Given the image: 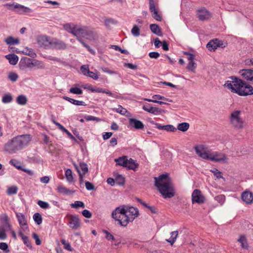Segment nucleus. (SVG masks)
I'll list each match as a JSON object with an SVG mask.
<instances>
[{
	"instance_id": "f257e3e1",
	"label": "nucleus",
	"mask_w": 253,
	"mask_h": 253,
	"mask_svg": "<svg viewBox=\"0 0 253 253\" xmlns=\"http://www.w3.org/2000/svg\"><path fill=\"white\" fill-rule=\"evenodd\" d=\"M230 81L225 82L224 86L233 92L240 96H248L253 94V87L246 82L235 76L230 77Z\"/></svg>"
},
{
	"instance_id": "f03ea898",
	"label": "nucleus",
	"mask_w": 253,
	"mask_h": 253,
	"mask_svg": "<svg viewBox=\"0 0 253 253\" xmlns=\"http://www.w3.org/2000/svg\"><path fill=\"white\" fill-rule=\"evenodd\" d=\"M32 137L30 134L19 135L9 140L4 145V150L9 154L17 153L27 147Z\"/></svg>"
},
{
	"instance_id": "7ed1b4c3",
	"label": "nucleus",
	"mask_w": 253,
	"mask_h": 253,
	"mask_svg": "<svg viewBox=\"0 0 253 253\" xmlns=\"http://www.w3.org/2000/svg\"><path fill=\"white\" fill-rule=\"evenodd\" d=\"M155 185L164 198H170L174 196L173 186L167 174L155 177Z\"/></svg>"
},
{
	"instance_id": "20e7f679",
	"label": "nucleus",
	"mask_w": 253,
	"mask_h": 253,
	"mask_svg": "<svg viewBox=\"0 0 253 253\" xmlns=\"http://www.w3.org/2000/svg\"><path fill=\"white\" fill-rule=\"evenodd\" d=\"M116 213H120L121 214L127 215L126 221H133L137 217L139 214L137 208L127 206H123L117 207L113 211V216H116Z\"/></svg>"
},
{
	"instance_id": "39448f33",
	"label": "nucleus",
	"mask_w": 253,
	"mask_h": 253,
	"mask_svg": "<svg viewBox=\"0 0 253 253\" xmlns=\"http://www.w3.org/2000/svg\"><path fill=\"white\" fill-rule=\"evenodd\" d=\"M116 164L125 168H127L128 169H132L134 171L138 168V164L136 161L131 158L128 159L126 156H123L117 159H115Z\"/></svg>"
},
{
	"instance_id": "423d86ee",
	"label": "nucleus",
	"mask_w": 253,
	"mask_h": 253,
	"mask_svg": "<svg viewBox=\"0 0 253 253\" xmlns=\"http://www.w3.org/2000/svg\"><path fill=\"white\" fill-rule=\"evenodd\" d=\"M241 113L239 110L234 111L231 113L229 117L230 124L235 128L241 129L243 127L244 121L240 117Z\"/></svg>"
},
{
	"instance_id": "0eeeda50",
	"label": "nucleus",
	"mask_w": 253,
	"mask_h": 253,
	"mask_svg": "<svg viewBox=\"0 0 253 253\" xmlns=\"http://www.w3.org/2000/svg\"><path fill=\"white\" fill-rule=\"evenodd\" d=\"M3 6L8 10L14 11L19 14L32 12V10L30 8L16 2L5 3L3 4Z\"/></svg>"
},
{
	"instance_id": "6e6552de",
	"label": "nucleus",
	"mask_w": 253,
	"mask_h": 253,
	"mask_svg": "<svg viewBox=\"0 0 253 253\" xmlns=\"http://www.w3.org/2000/svg\"><path fill=\"white\" fill-rule=\"evenodd\" d=\"M194 149L199 157L203 159L208 160V155L211 151L207 147L204 145L200 144L194 146Z\"/></svg>"
},
{
	"instance_id": "1a4fd4ad",
	"label": "nucleus",
	"mask_w": 253,
	"mask_h": 253,
	"mask_svg": "<svg viewBox=\"0 0 253 253\" xmlns=\"http://www.w3.org/2000/svg\"><path fill=\"white\" fill-rule=\"evenodd\" d=\"M208 160L216 162L227 163V158L224 154L217 152L211 153V151L208 155Z\"/></svg>"
},
{
	"instance_id": "9d476101",
	"label": "nucleus",
	"mask_w": 253,
	"mask_h": 253,
	"mask_svg": "<svg viewBox=\"0 0 253 253\" xmlns=\"http://www.w3.org/2000/svg\"><path fill=\"white\" fill-rule=\"evenodd\" d=\"M205 197L202 194L201 191L198 189H195L192 194V201L193 203L201 204L204 203Z\"/></svg>"
},
{
	"instance_id": "9b49d317",
	"label": "nucleus",
	"mask_w": 253,
	"mask_h": 253,
	"mask_svg": "<svg viewBox=\"0 0 253 253\" xmlns=\"http://www.w3.org/2000/svg\"><path fill=\"white\" fill-rule=\"evenodd\" d=\"M112 217L116 221L118 222V223L122 226L126 227L127 225L129 222H131L133 221H126L127 217V215L121 214L120 213H116V216H113V212H112Z\"/></svg>"
},
{
	"instance_id": "f8f14e48",
	"label": "nucleus",
	"mask_w": 253,
	"mask_h": 253,
	"mask_svg": "<svg viewBox=\"0 0 253 253\" xmlns=\"http://www.w3.org/2000/svg\"><path fill=\"white\" fill-rule=\"evenodd\" d=\"M37 42L41 47L50 48L51 39L48 38L45 36H40L37 38Z\"/></svg>"
},
{
	"instance_id": "ddd939ff",
	"label": "nucleus",
	"mask_w": 253,
	"mask_h": 253,
	"mask_svg": "<svg viewBox=\"0 0 253 253\" xmlns=\"http://www.w3.org/2000/svg\"><path fill=\"white\" fill-rule=\"evenodd\" d=\"M150 123L151 124L155 125L156 127L159 130H164L168 132H174L176 130V128L172 125H162L154 121H151Z\"/></svg>"
},
{
	"instance_id": "4468645a",
	"label": "nucleus",
	"mask_w": 253,
	"mask_h": 253,
	"mask_svg": "<svg viewBox=\"0 0 253 253\" xmlns=\"http://www.w3.org/2000/svg\"><path fill=\"white\" fill-rule=\"evenodd\" d=\"M68 225L72 229H77L80 226V222L78 216L76 215H70L68 216Z\"/></svg>"
},
{
	"instance_id": "2eb2a0df",
	"label": "nucleus",
	"mask_w": 253,
	"mask_h": 253,
	"mask_svg": "<svg viewBox=\"0 0 253 253\" xmlns=\"http://www.w3.org/2000/svg\"><path fill=\"white\" fill-rule=\"evenodd\" d=\"M33 59L27 57L22 58L19 63V66L21 70H25L27 68L32 69Z\"/></svg>"
},
{
	"instance_id": "dca6fc26",
	"label": "nucleus",
	"mask_w": 253,
	"mask_h": 253,
	"mask_svg": "<svg viewBox=\"0 0 253 253\" xmlns=\"http://www.w3.org/2000/svg\"><path fill=\"white\" fill-rule=\"evenodd\" d=\"M222 42L218 39H214L210 41L207 44V47L210 51L214 50L218 47H221L223 48L225 46H222Z\"/></svg>"
},
{
	"instance_id": "f3484780",
	"label": "nucleus",
	"mask_w": 253,
	"mask_h": 253,
	"mask_svg": "<svg viewBox=\"0 0 253 253\" xmlns=\"http://www.w3.org/2000/svg\"><path fill=\"white\" fill-rule=\"evenodd\" d=\"M67 45L64 42L57 39H51L50 48L65 49Z\"/></svg>"
},
{
	"instance_id": "a211bd4d",
	"label": "nucleus",
	"mask_w": 253,
	"mask_h": 253,
	"mask_svg": "<svg viewBox=\"0 0 253 253\" xmlns=\"http://www.w3.org/2000/svg\"><path fill=\"white\" fill-rule=\"evenodd\" d=\"M128 124L131 127L133 128L136 130L142 129L144 128V125L143 123L141 121L136 119H129Z\"/></svg>"
},
{
	"instance_id": "6ab92c4d",
	"label": "nucleus",
	"mask_w": 253,
	"mask_h": 253,
	"mask_svg": "<svg viewBox=\"0 0 253 253\" xmlns=\"http://www.w3.org/2000/svg\"><path fill=\"white\" fill-rule=\"evenodd\" d=\"M150 11L152 13L153 18L158 21L162 20V17L158 13V9L156 8L153 0H150L149 1Z\"/></svg>"
},
{
	"instance_id": "aec40b11",
	"label": "nucleus",
	"mask_w": 253,
	"mask_h": 253,
	"mask_svg": "<svg viewBox=\"0 0 253 253\" xmlns=\"http://www.w3.org/2000/svg\"><path fill=\"white\" fill-rule=\"evenodd\" d=\"M197 15L198 18L202 21L208 20L211 16L210 12L205 8L199 9Z\"/></svg>"
},
{
	"instance_id": "412c9836",
	"label": "nucleus",
	"mask_w": 253,
	"mask_h": 253,
	"mask_svg": "<svg viewBox=\"0 0 253 253\" xmlns=\"http://www.w3.org/2000/svg\"><path fill=\"white\" fill-rule=\"evenodd\" d=\"M87 28L86 26L76 25L74 36L76 37L77 39L78 38H81V37H84Z\"/></svg>"
},
{
	"instance_id": "4be33fe9",
	"label": "nucleus",
	"mask_w": 253,
	"mask_h": 253,
	"mask_svg": "<svg viewBox=\"0 0 253 253\" xmlns=\"http://www.w3.org/2000/svg\"><path fill=\"white\" fill-rule=\"evenodd\" d=\"M241 198L246 204H251L253 202V194L249 191H245L242 193Z\"/></svg>"
},
{
	"instance_id": "5701e85b",
	"label": "nucleus",
	"mask_w": 253,
	"mask_h": 253,
	"mask_svg": "<svg viewBox=\"0 0 253 253\" xmlns=\"http://www.w3.org/2000/svg\"><path fill=\"white\" fill-rule=\"evenodd\" d=\"M240 73L243 78L253 83V70L243 69Z\"/></svg>"
},
{
	"instance_id": "b1692460",
	"label": "nucleus",
	"mask_w": 253,
	"mask_h": 253,
	"mask_svg": "<svg viewBox=\"0 0 253 253\" xmlns=\"http://www.w3.org/2000/svg\"><path fill=\"white\" fill-rule=\"evenodd\" d=\"M16 215L20 226L24 230L27 229L28 228L27 227V220L25 215L23 213L20 212L16 213Z\"/></svg>"
},
{
	"instance_id": "393cba45",
	"label": "nucleus",
	"mask_w": 253,
	"mask_h": 253,
	"mask_svg": "<svg viewBox=\"0 0 253 253\" xmlns=\"http://www.w3.org/2000/svg\"><path fill=\"white\" fill-rule=\"evenodd\" d=\"M142 109L149 113L157 115L161 113V109L158 107L150 106L149 104L144 105Z\"/></svg>"
},
{
	"instance_id": "a878e982",
	"label": "nucleus",
	"mask_w": 253,
	"mask_h": 253,
	"mask_svg": "<svg viewBox=\"0 0 253 253\" xmlns=\"http://www.w3.org/2000/svg\"><path fill=\"white\" fill-rule=\"evenodd\" d=\"M160 100L171 102V101L169 100L168 98H167L165 97L164 96H161L159 94L154 95L152 96V99H148V98L144 99V100L147 101L148 102H154V103L158 102Z\"/></svg>"
},
{
	"instance_id": "bb28decb",
	"label": "nucleus",
	"mask_w": 253,
	"mask_h": 253,
	"mask_svg": "<svg viewBox=\"0 0 253 253\" xmlns=\"http://www.w3.org/2000/svg\"><path fill=\"white\" fill-rule=\"evenodd\" d=\"M83 38L90 41H94L96 38V33L87 27Z\"/></svg>"
},
{
	"instance_id": "cd10ccee",
	"label": "nucleus",
	"mask_w": 253,
	"mask_h": 253,
	"mask_svg": "<svg viewBox=\"0 0 253 253\" xmlns=\"http://www.w3.org/2000/svg\"><path fill=\"white\" fill-rule=\"evenodd\" d=\"M150 29L154 34L160 37L163 36L161 29L158 25L152 24L150 25Z\"/></svg>"
},
{
	"instance_id": "c85d7f7f",
	"label": "nucleus",
	"mask_w": 253,
	"mask_h": 253,
	"mask_svg": "<svg viewBox=\"0 0 253 253\" xmlns=\"http://www.w3.org/2000/svg\"><path fill=\"white\" fill-rule=\"evenodd\" d=\"M237 241L241 244V247L243 249L248 250L249 249V246L245 235H241Z\"/></svg>"
},
{
	"instance_id": "c756f323",
	"label": "nucleus",
	"mask_w": 253,
	"mask_h": 253,
	"mask_svg": "<svg viewBox=\"0 0 253 253\" xmlns=\"http://www.w3.org/2000/svg\"><path fill=\"white\" fill-rule=\"evenodd\" d=\"M5 58L8 60L11 65H15L18 61V57L15 54H9L5 56Z\"/></svg>"
},
{
	"instance_id": "7c9ffc66",
	"label": "nucleus",
	"mask_w": 253,
	"mask_h": 253,
	"mask_svg": "<svg viewBox=\"0 0 253 253\" xmlns=\"http://www.w3.org/2000/svg\"><path fill=\"white\" fill-rule=\"evenodd\" d=\"M63 98L64 99L69 101L71 103H72L74 105H77V106H85V103H84V102L83 101L77 100L74 99L73 98H71L69 97L65 96H63Z\"/></svg>"
},
{
	"instance_id": "2f4dec72",
	"label": "nucleus",
	"mask_w": 253,
	"mask_h": 253,
	"mask_svg": "<svg viewBox=\"0 0 253 253\" xmlns=\"http://www.w3.org/2000/svg\"><path fill=\"white\" fill-rule=\"evenodd\" d=\"M57 191L58 193L65 195L72 194L74 193L73 191H72L69 189L66 188L62 185H59L57 186Z\"/></svg>"
},
{
	"instance_id": "473e14b6",
	"label": "nucleus",
	"mask_w": 253,
	"mask_h": 253,
	"mask_svg": "<svg viewBox=\"0 0 253 253\" xmlns=\"http://www.w3.org/2000/svg\"><path fill=\"white\" fill-rule=\"evenodd\" d=\"M4 42L8 45H16L20 43L19 39L13 38L12 36L8 37L7 38L4 39Z\"/></svg>"
},
{
	"instance_id": "72a5a7b5",
	"label": "nucleus",
	"mask_w": 253,
	"mask_h": 253,
	"mask_svg": "<svg viewBox=\"0 0 253 253\" xmlns=\"http://www.w3.org/2000/svg\"><path fill=\"white\" fill-rule=\"evenodd\" d=\"M19 236L21 238L24 244L29 248L31 249L32 246L28 237L24 235L21 232L19 231L18 233Z\"/></svg>"
},
{
	"instance_id": "f704fd0d",
	"label": "nucleus",
	"mask_w": 253,
	"mask_h": 253,
	"mask_svg": "<svg viewBox=\"0 0 253 253\" xmlns=\"http://www.w3.org/2000/svg\"><path fill=\"white\" fill-rule=\"evenodd\" d=\"M22 53L32 58H35L37 56L34 50L32 48H29L28 47H26L23 48Z\"/></svg>"
},
{
	"instance_id": "c9c22d12",
	"label": "nucleus",
	"mask_w": 253,
	"mask_h": 253,
	"mask_svg": "<svg viewBox=\"0 0 253 253\" xmlns=\"http://www.w3.org/2000/svg\"><path fill=\"white\" fill-rule=\"evenodd\" d=\"M33 67H36L37 69H44L45 65L43 62L35 59L32 62V68Z\"/></svg>"
},
{
	"instance_id": "e433bc0d",
	"label": "nucleus",
	"mask_w": 253,
	"mask_h": 253,
	"mask_svg": "<svg viewBox=\"0 0 253 253\" xmlns=\"http://www.w3.org/2000/svg\"><path fill=\"white\" fill-rule=\"evenodd\" d=\"M178 234V231H174L170 233V238L167 239L166 241L169 243L171 245H172L175 242Z\"/></svg>"
},
{
	"instance_id": "4c0bfd02",
	"label": "nucleus",
	"mask_w": 253,
	"mask_h": 253,
	"mask_svg": "<svg viewBox=\"0 0 253 253\" xmlns=\"http://www.w3.org/2000/svg\"><path fill=\"white\" fill-rule=\"evenodd\" d=\"M76 25L71 23H66L64 25V29L74 35Z\"/></svg>"
},
{
	"instance_id": "58836bf2",
	"label": "nucleus",
	"mask_w": 253,
	"mask_h": 253,
	"mask_svg": "<svg viewBox=\"0 0 253 253\" xmlns=\"http://www.w3.org/2000/svg\"><path fill=\"white\" fill-rule=\"evenodd\" d=\"M78 168L81 174H85L88 171L87 165L84 163H80L79 166H76V168Z\"/></svg>"
},
{
	"instance_id": "ea45409f",
	"label": "nucleus",
	"mask_w": 253,
	"mask_h": 253,
	"mask_svg": "<svg viewBox=\"0 0 253 253\" xmlns=\"http://www.w3.org/2000/svg\"><path fill=\"white\" fill-rule=\"evenodd\" d=\"M189 127V124L187 123L178 124L177 126V129L181 131H186Z\"/></svg>"
},
{
	"instance_id": "a19ab883",
	"label": "nucleus",
	"mask_w": 253,
	"mask_h": 253,
	"mask_svg": "<svg viewBox=\"0 0 253 253\" xmlns=\"http://www.w3.org/2000/svg\"><path fill=\"white\" fill-rule=\"evenodd\" d=\"M65 177L68 182L71 183L73 181L72 171L71 169H68L65 171Z\"/></svg>"
},
{
	"instance_id": "79ce46f5",
	"label": "nucleus",
	"mask_w": 253,
	"mask_h": 253,
	"mask_svg": "<svg viewBox=\"0 0 253 253\" xmlns=\"http://www.w3.org/2000/svg\"><path fill=\"white\" fill-rule=\"evenodd\" d=\"M27 101V97L24 95H19L17 97L16 102L19 105H24L26 104Z\"/></svg>"
},
{
	"instance_id": "37998d69",
	"label": "nucleus",
	"mask_w": 253,
	"mask_h": 253,
	"mask_svg": "<svg viewBox=\"0 0 253 253\" xmlns=\"http://www.w3.org/2000/svg\"><path fill=\"white\" fill-rule=\"evenodd\" d=\"M0 219L3 225H5V227H11V225L8 221V216L6 214L1 215L0 216Z\"/></svg>"
},
{
	"instance_id": "c03bdc74",
	"label": "nucleus",
	"mask_w": 253,
	"mask_h": 253,
	"mask_svg": "<svg viewBox=\"0 0 253 253\" xmlns=\"http://www.w3.org/2000/svg\"><path fill=\"white\" fill-rule=\"evenodd\" d=\"M33 219L38 225H40L42 223V215L38 212L34 214Z\"/></svg>"
},
{
	"instance_id": "a18cd8bd",
	"label": "nucleus",
	"mask_w": 253,
	"mask_h": 253,
	"mask_svg": "<svg viewBox=\"0 0 253 253\" xmlns=\"http://www.w3.org/2000/svg\"><path fill=\"white\" fill-rule=\"evenodd\" d=\"M113 111H115L116 112L119 113L122 115H125L127 113V110L126 109L123 108L121 105H118V107L116 108L112 109Z\"/></svg>"
},
{
	"instance_id": "49530a36",
	"label": "nucleus",
	"mask_w": 253,
	"mask_h": 253,
	"mask_svg": "<svg viewBox=\"0 0 253 253\" xmlns=\"http://www.w3.org/2000/svg\"><path fill=\"white\" fill-rule=\"evenodd\" d=\"M70 206L72 208L75 209H78L79 208H84L85 207L84 203L80 201H75L74 203L71 204Z\"/></svg>"
},
{
	"instance_id": "de8ad7c7",
	"label": "nucleus",
	"mask_w": 253,
	"mask_h": 253,
	"mask_svg": "<svg viewBox=\"0 0 253 253\" xmlns=\"http://www.w3.org/2000/svg\"><path fill=\"white\" fill-rule=\"evenodd\" d=\"M81 71L84 75L86 76H88L89 73H92V72L89 71L87 65L82 66L81 67Z\"/></svg>"
},
{
	"instance_id": "09e8293b",
	"label": "nucleus",
	"mask_w": 253,
	"mask_h": 253,
	"mask_svg": "<svg viewBox=\"0 0 253 253\" xmlns=\"http://www.w3.org/2000/svg\"><path fill=\"white\" fill-rule=\"evenodd\" d=\"M69 92L71 93L78 95H81L83 94V90L78 87H71L69 90Z\"/></svg>"
},
{
	"instance_id": "8fccbe9b",
	"label": "nucleus",
	"mask_w": 253,
	"mask_h": 253,
	"mask_svg": "<svg viewBox=\"0 0 253 253\" xmlns=\"http://www.w3.org/2000/svg\"><path fill=\"white\" fill-rule=\"evenodd\" d=\"M60 129L62 131L66 133V134L69 136V137H70L71 139L75 141H77L76 138L63 126H60Z\"/></svg>"
},
{
	"instance_id": "3c124183",
	"label": "nucleus",
	"mask_w": 253,
	"mask_h": 253,
	"mask_svg": "<svg viewBox=\"0 0 253 253\" xmlns=\"http://www.w3.org/2000/svg\"><path fill=\"white\" fill-rule=\"evenodd\" d=\"M131 33L134 37H138L140 35L139 27L136 25H134L131 30Z\"/></svg>"
},
{
	"instance_id": "603ef678",
	"label": "nucleus",
	"mask_w": 253,
	"mask_h": 253,
	"mask_svg": "<svg viewBox=\"0 0 253 253\" xmlns=\"http://www.w3.org/2000/svg\"><path fill=\"white\" fill-rule=\"evenodd\" d=\"M9 163L18 169H22V167L20 166V163L16 159H11Z\"/></svg>"
},
{
	"instance_id": "864d4df0",
	"label": "nucleus",
	"mask_w": 253,
	"mask_h": 253,
	"mask_svg": "<svg viewBox=\"0 0 253 253\" xmlns=\"http://www.w3.org/2000/svg\"><path fill=\"white\" fill-rule=\"evenodd\" d=\"M116 182L119 185H123L125 182V178L122 175H118L116 177Z\"/></svg>"
},
{
	"instance_id": "5fc2aeb1",
	"label": "nucleus",
	"mask_w": 253,
	"mask_h": 253,
	"mask_svg": "<svg viewBox=\"0 0 253 253\" xmlns=\"http://www.w3.org/2000/svg\"><path fill=\"white\" fill-rule=\"evenodd\" d=\"M12 100V97L10 94L4 95L2 99V101L4 103H10Z\"/></svg>"
},
{
	"instance_id": "6e6d98bb",
	"label": "nucleus",
	"mask_w": 253,
	"mask_h": 253,
	"mask_svg": "<svg viewBox=\"0 0 253 253\" xmlns=\"http://www.w3.org/2000/svg\"><path fill=\"white\" fill-rule=\"evenodd\" d=\"M18 188L16 186L9 187L7 190V193L8 195L15 194L17 193Z\"/></svg>"
},
{
	"instance_id": "4d7b16f0",
	"label": "nucleus",
	"mask_w": 253,
	"mask_h": 253,
	"mask_svg": "<svg viewBox=\"0 0 253 253\" xmlns=\"http://www.w3.org/2000/svg\"><path fill=\"white\" fill-rule=\"evenodd\" d=\"M8 79L13 82H16L18 78V75L14 72H10L8 75Z\"/></svg>"
},
{
	"instance_id": "13d9d810",
	"label": "nucleus",
	"mask_w": 253,
	"mask_h": 253,
	"mask_svg": "<svg viewBox=\"0 0 253 253\" xmlns=\"http://www.w3.org/2000/svg\"><path fill=\"white\" fill-rule=\"evenodd\" d=\"M61 242L64 245V248L65 249L69 251H72L73 250V249L72 248L69 242H66V240L64 239H62L61 240Z\"/></svg>"
},
{
	"instance_id": "bf43d9fd",
	"label": "nucleus",
	"mask_w": 253,
	"mask_h": 253,
	"mask_svg": "<svg viewBox=\"0 0 253 253\" xmlns=\"http://www.w3.org/2000/svg\"><path fill=\"white\" fill-rule=\"evenodd\" d=\"M38 205L43 209H47L49 208V205L48 203L39 200L37 202Z\"/></svg>"
},
{
	"instance_id": "052dcab7",
	"label": "nucleus",
	"mask_w": 253,
	"mask_h": 253,
	"mask_svg": "<svg viewBox=\"0 0 253 253\" xmlns=\"http://www.w3.org/2000/svg\"><path fill=\"white\" fill-rule=\"evenodd\" d=\"M211 171L213 173L214 175L217 178L219 179L222 178L221 172L217 169L213 168L212 169H211Z\"/></svg>"
},
{
	"instance_id": "680f3d73",
	"label": "nucleus",
	"mask_w": 253,
	"mask_h": 253,
	"mask_svg": "<svg viewBox=\"0 0 253 253\" xmlns=\"http://www.w3.org/2000/svg\"><path fill=\"white\" fill-rule=\"evenodd\" d=\"M196 63L194 61H189L187 68L191 71L194 72L196 68Z\"/></svg>"
},
{
	"instance_id": "e2e57ef3",
	"label": "nucleus",
	"mask_w": 253,
	"mask_h": 253,
	"mask_svg": "<svg viewBox=\"0 0 253 253\" xmlns=\"http://www.w3.org/2000/svg\"><path fill=\"white\" fill-rule=\"evenodd\" d=\"M32 237L35 240V243L37 245H40L41 244L42 242L37 234L33 233L32 234Z\"/></svg>"
},
{
	"instance_id": "0e129e2a",
	"label": "nucleus",
	"mask_w": 253,
	"mask_h": 253,
	"mask_svg": "<svg viewBox=\"0 0 253 253\" xmlns=\"http://www.w3.org/2000/svg\"><path fill=\"white\" fill-rule=\"evenodd\" d=\"M85 188L87 190H93L94 189V186L92 183L88 181L85 182Z\"/></svg>"
},
{
	"instance_id": "69168bd1",
	"label": "nucleus",
	"mask_w": 253,
	"mask_h": 253,
	"mask_svg": "<svg viewBox=\"0 0 253 253\" xmlns=\"http://www.w3.org/2000/svg\"><path fill=\"white\" fill-rule=\"evenodd\" d=\"M83 215L87 218H90L91 217L92 214L91 213L87 210H84L82 211Z\"/></svg>"
},
{
	"instance_id": "338daca9",
	"label": "nucleus",
	"mask_w": 253,
	"mask_h": 253,
	"mask_svg": "<svg viewBox=\"0 0 253 253\" xmlns=\"http://www.w3.org/2000/svg\"><path fill=\"white\" fill-rule=\"evenodd\" d=\"M88 89L91 90L92 92H102L103 93L104 89L102 88H93L91 86H88Z\"/></svg>"
},
{
	"instance_id": "774afa93",
	"label": "nucleus",
	"mask_w": 253,
	"mask_h": 253,
	"mask_svg": "<svg viewBox=\"0 0 253 253\" xmlns=\"http://www.w3.org/2000/svg\"><path fill=\"white\" fill-rule=\"evenodd\" d=\"M160 54L157 52H151L149 53V56L151 58L157 59L160 57Z\"/></svg>"
}]
</instances>
